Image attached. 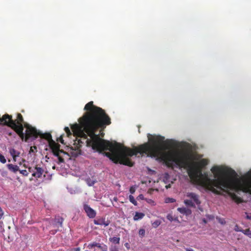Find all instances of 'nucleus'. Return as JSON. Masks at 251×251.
Wrapping results in <instances>:
<instances>
[{"label":"nucleus","mask_w":251,"mask_h":251,"mask_svg":"<svg viewBox=\"0 0 251 251\" xmlns=\"http://www.w3.org/2000/svg\"><path fill=\"white\" fill-rule=\"evenodd\" d=\"M87 112L79 118V124L71 126L74 136L86 140L88 147H92L100 153L109 151L106 156L111 155V159L116 163H120L129 167L134 165L129 157L137 156L139 153L151 157H157L162 153V159L166 165L173 168L174 163L177 165V152L169 151L162 152L171 148L173 144L172 140L167 139L161 135H152L148 134L149 142L135 147L133 149L122 146L120 144L101 139L99 134H95L99 129H104L111 124V118L101 108L95 106L93 101L87 103L84 108Z\"/></svg>","instance_id":"obj_1"},{"label":"nucleus","mask_w":251,"mask_h":251,"mask_svg":"<svg viewBox=\"0 0 251 251\" xmlns=\"http://www.w3.org/2000/svg\"><path fill=\"white\" fill-rule=\"evenodd\" d=\"M211 171L215 178L211 179L206 176L200 180V183L214 194L224 195V193H227L237 203L242 202V199L230 191L241 190L251 194V169L245 175L242 180L236 178L237 174L231 168L215 166Z\"/></svg>","instance_id":"obj_2"},{"label":"nucleus","mask_w":251,"mask_h":251,"mask_svg":"<svg viewBox=\"0 0 251 251\" xmlns=\"http://www.w3.org/2000/svg\"><path fill=\"white\" fill-rule=\"evenodd\" d=\"M193 159L192 153L189 151L177 153V165L188 168V174L191 179L196 180L202 176L201 171L196 165H192L191 161Z\"/></svg>","instance_id":"obj_3"},{"label":"nucleus","mask_w":251,"mask_h":251,"mask_svg":"<svg viewBox=\"0 0 251 251\" xmlns=\"http://www.w3.org/2000/svg\"><path fill=\"white\" fill-rule=\"evenodd\" d=\"M40 134V131L33 126H28L27 129H26L25 133H24L23 131V136L18 135L21 139L25 142H28V140L30 138L36 139L38 137Z\"/></svg>","instance_id":"obj_4"},{"label":"nucleus","mask_w":251,"mask_h":251,"mask_svg":"<svg viewBox=\"0 0 251 251\" xmlns=\"http://www.w3.org/2000/svg\"><path fill=\"white\" fill-rule=\"evenodd\" d=\"M49 146L53 154L58 157L59 163L64 162V160L60 156V153L66 154V153L63 150L60 149V145L56 143L54 141L51 140L49 144Z\"/></svg>","instance_id":"obj_5"},{"label":"nucleus","mask_w":251,"mask_h":251,"mask_svg":"<svg viewBox=\"0 0 251 251\" xmlns=\"http://www.w3.org/2000/svg\"><path fill=\"white\" fill-rule=\"evenodd\" d=\"M14 121H15L16 127L13 128V130L18 135L23 136L24 120L22 114L17 113L16 119Z\"/></svg>","instance_id":"obj_6"},{"label":"nucleus","mask_w":251,"mask_h":251,"mask_svg":"<svg viewBox=\"0 0 251 251\" xmlns=\"http://www.w3.org/2000/svg\"><path fill=\"white\" fill-rule=\"evenodd\" d=\"M0 125L6 126L13 130L16 127L15 121L12 119V116L8 114H5L0 118Z\"/></svg>","instance_id":"obj_7"},{"label":"nucleus","mask_w":251,"mask_h":251,"mask_svg":"<svg viewBox=\"0 0 251 251\" xmlns=\"http://www.w3.org/2000/svg\"><path fill=\"white\" fill-rule=\"evenodd\" d=\"M63 221L64 219L62 217L60 216L55 217L50 223V225L54 229L50 230V233L52 235L55 234L59 230V228L62 227Z\"/></svg>","instance_id":"obj_8"},{"label":"nucleus","mask_w":251,"mask_h":251,"mask_svg":"<svg viewBox=\"0 0 251 251\" xmlns=\"http://www.w3.org/2000/svg\"><path fill=\"white\" fill-rule=\"evenodd\" d=\"M94 223L96 225L107 226L110 224V221L104 217H98L94 220Z\"/></svg>","instance_id":"obj_9"},{"label":"nucleus","mask_w":251,"mask_h":251,"mask_svg":"<svg viewBox=\"0 0 251 251\" xmlns=\"http://www.w3.org/2000/svg\"><path fill=\"white\" fill-rule=\"evenodd\" d=\"M83 209L89 218H94L96 216V212L87 204H84Z\"/></svg>","instance_id":"obj_10"},{"label":"nucleus","mask_w":251,"mask_h":251,"mask_svg":"<svg viewBox=\"0 0 251 251\" xmlns=\"http://www.w3.org/2000/svg\"><path fill=\"white\" fill-rule=\"evenodd\" d=\"M87 247L89 249H92L94 247H97L102 251H107V247L106 245L103 244H101L99 243H97L96 242L90 243L89 244H88Z\"/></svg>","instance_id":"obj_11"},{"label":"nucleus","mask_w":251,"mask_h":251,"mask_svg":"<svg viewBox=\"0 0 251 251\" xmlns=\"http://www.w3.org/2000/svg\"><path fill=\"white\" fill-rule=\"evenodd\" d=\"M186 197L191 200L197 205H199L201 203L200 200H199V196L195 193H187L186 194Z\"/></svg>","instance_id":"obj_12"},{"label":"nucleus","mask_w":251,"mask_h":251,"mask_svg":"<svg viewBox=\"0 0 251 251\" xmlns=\"http://www.w3.org/2000/svg\"><path fill=\"white\" fill-rule=\"evenodd\" d=\"M34 172L32 174V176L36 178L41 177L44 172V170L42 168L37 166L34 167Z\"/></svg>","instance_id":"obj_13"},{"label":"nucleus","mask_w":251,"mask_h":251,"mask_svg":"<svg viewBox=\"0 0 251 251\" xmlns=\"http://www.w3.org/2000/svg\"><path fill=\"white\" fill-rule=\"evenodd\" d=\"M39 136H40L42 138H44L47 140L48 141L49 144L50 143V141L53 140L52 139L51 135L49 133H42L40 132Z\"/></svg>","instance_id":"obj_14"},{"label":"nucleus","mask_w":251,"mask_h":251,"mask_svg":"<svg viewBox=\"0 0 251 251\" xmlns=\"http://www.w3.org/2000/svg\"><path fill=\"white\" fill-rule=\"evenodd\" d=\"M7 167L11 172L16 173L19 171V167L17 165H14L12 164H8L7 165Z\"/></svg>","instance_id":"obj_15"},{"label":"nucleus","mask_w":251,"mask_h":251,"mask_svg":"<svg viewBox=\"0 0 251 251\" xmlns=\"http://www.w3.org/2000/svg\"><path fill=\"white\" fill-rule=\"evenodd\" d=\"M9 152L11 155L12 156L14 160L16 161V157L19 156L20 152L18 151L15 150L14 149H10Z\"/></svg>","instance_id":"obj_16"},{"label":"nucleus","mask_w":251,"mask_h":251,"mask_svg":"<svg viewBox=\"0 0 251 251\" xmlns=\"http://www.w3.org/2000/svg\"><path fill=\"white\" fill-rule=\"evenodd\" d=\"M144 216L145 214L143 213L136 212L133 217V220L134 221H138L142 219Z\"/></svg>","instance_id":"obj_17"},{"label":"nucleus","mask_w":251,"mask_h":251,"mask_svg":"<svg viewBox=\"0 0 251 251\" xmlns=\"http://www.w3.org/2000/svg\"><path fill=\"white\" fill-rule=\"evenodd\" d=\"M237 231H240L243 233L245 235L248 236L251 238V230L250 228H247L244 230H236Z\"/></svg>","instance_id":"obj_18"},{"label":"nucleus","mask_w":251,"mask_h":251,"mask_svg":"<svg viewBox=\"0 0 251 251\" xmlns=\"http://www.w3.org/2000/svg\"><path fill=\"white\" fill-rule=\"evenodd\" d=\"M184 203L189 206L195 207V203L194 202L191 200H184Z\"/></svg>","instance_id":"obj_19"},{"label":"nucleus","mask_w":251,"mask_h":251,"mask_svg":"<svg viewBox=\"0 0 251 251\" xmlns=\"http://www.w3.org/2000/svg\"><path fill=\"white\" fill-rule=\"evenodd\" d=\"M120 238L119 237H112V238H109V241L114 243V244H119V242H120Z\"/></svg>","instance_id":"obj_20"},{"label":"nucleus","mask_w":251,"mask_h":251,"mask_svg":"<svg viewBox=\"0 0 251 251\" xmlns=\"http://www.w3.org/2000/svg\"><path fill=\"white\" fill-rule=\"evenodd\" d=\"M208 160L206 159H202L200 161L199 164L201 167H204L208 164Z\"/></svg>","instance_id":"obj_21"},{"label":"nucleus","mask_w":251,"mask_h":251,"mask_svg":"<svg viewBox=\"0 0 251 251\" xmlns=\"http://www.w3.org/2000/svg\"><path fill=\"white\" fill-rule=\"evenodd\" d=\"M129 200L130 202H131L132 204H133L134 205H135V206L137 205V202L132 195H129Z\"/></svg>","instance_id":"obj_22"},{"label":"nucleus","mask_w":251,"mask_h":251,"mask_svg":"<svg viewBox=\"0 0 251 251\" xmlns=\"http://www.w3.org/2000/svg\"><path fill=\"white\" fill-rule=\"evenodd\" d=\"M64 130L68 137H69L70 136L72 135V133L68 127H65L64 128Z\"/></svg>","instance_id":"obj_23"},{"label":"nucleus","mask_w":251,"mask_h":251,"mask_svg":"<svg viewBox=\"0 0 251 251\" xmlns=\"http://www.w3.org/2000/svg\"><path fill=\"white\" fill-rule=\"evenodd\" d=\"M165 201L166 203H173L176 201V200L173 198H167Z\"/></svg>","instance_id":"obj_24"},{"label":"nucleus","mask_w":251,"mask_h":251,"mask_svg":"<svg viewBox=\"0 0 251 251\" xmlns=\"http://www.w3.org/2000/svg\"><path fill=\"white\" fill-rule=\"evenodd\" d=\"M145 230L143 228L140 229L139 230V235L143 237L145 236Z\"/></svg>","instance_id":"obj_25"},{"label":"nucleus","mask_w":251,"mask_h":251,"mask_svg":"<svg viewBox=\"0 0 251 251\" xmlns=\"http://www.w3.org/2000/svg\"><path fill=\"white\" fill-rule=\"evenodd\" d=\"M0 162L3 164L5 163L6 162L5 157L1 153H0Z\"/></svg>","instance_id":"obj_26"},{"label":"nucleus","mask_w":251,"mask_h":251,"mask_svg":"<svg viewBox=\"0 0 251 251\" xmlns=\"http://www.w3.org/2000/svg\"><path fill=\"white\" fill-rule=\"evenodd\" d=\"M72 156L76 157L80 154V151L77 150V151H75L74 152H72Z\"/></svg>","instance_id":"obj_27"},{"label":"nucleus","mask_w":251,"mask_h":251,"mask_svg":"<svg viewBox=\"0 0 251 251\" xmlns=\"http://www.w3.org/2000/svg\"><path fill=\"white\" fill-rule=\"evenodd\" d=\"M177 210L181 213H185L187 211V209L185 208H178Z\"/></svg>","instance_id":"obj_28"},{"label":"nucleus","mask_w":251,"mask_h":251,"mask_svg":"<svg viewBox=\"0 0 251 251\" xmlns=\"http://www.w3.org/2000/svg\"><path fill=\"white\" fill-rule=\"evenodd\" d=\"M20 173L21 174H22L23 176H27V175L28 174V173L27 172V171L26 170H23L20 171Z\"/></svg>","instance_id":"obj_29"},{"label":"nucleus","mask_w":251,"mask_h":251,"mask_svg":"<svg viewBox=\"0 0 251 251\" xmlns=\"http://www.w3.org/2000/svg\"><path fill=\"white\" fill-rule=\"evenodd\" d=\"M129 192L131 194H133L135 192V187L134 186H131L129 189Z\"/></svg>","instance_id":"obj_30"},{"label":"nucleus","mask_w":251,"mask_h":251,"mask_svg":"<svg viewBox=\"0 0 251 251\" xmlns=\"http://www.w3.org/2000/svg\"><path fill=\"white\" fill-rule=\"evenodd\" d=\"M144 196L142 194H140L137 197V200H144Z\"/></svg>","instance_id":"obj_31"},{"label":"nucleus","mask_w":251,"mask_h":251,"mask_svg":"<svg viewBox=\"0 0 251 251\" xmlns=\"http://www.w3.org/2000/svg\"><path fill=\"white\" fill-rule=\"evenodd\" d=\"M160 223L159 221H156L154 222L152 225L154 227H157L160 225Z\"/></svg>","instance_id":"obj_32"},{"label":"nucleus","mask_w":251,"mask_h":251,"mask_svg":"<svg viewBox=\"0 0 251 251\" xmlns=\"http://www.w3.org/2000/svg\"><path fill=\"white\" fill-rule=\"evenodd\" d=\"M218 221L220 223H221L222 225H224L226 224V221H225V219H224L220 218V219H219Z\"/></svg>","instance_id":"obj_33"},{"label":"nucleus","mask_w":251,"mask_h":251,"mask_svg":"<svg viewBox=\"0 0 251 251\" xmlns=\"http://www.w3.org/2000/svg\"><path fill=\"white\" fill-rule=\"evenodd\" d=\"M58 141L61 143L62 144H64V140L63 139V135L60 136V137L58 139Z\"/></svg>","instance_id":"obj_34"},{"label":"nucleus","mask_w":251,"mask_h":251,"mask_svg":"<svg viewBox=\"0 0 251 251\" xmlns=\"http://www.w3.org/2000/svg\"><path fill=\"white\" fill-rule=\"evenodd\" d=\"M23 126H24V128L25 127L26 129H27V127H28V126H32L28 124L27 123H25V122L23 123Z\"/></svg>","instance_id":"obj_35"},{"label":"nucleus","mask_w":251,"mask_h":251,"mask_svg":"<svg viewBox=\"0 0 251 251\" xmlns=\"http://www.w3.org/2000/svg\"><path fill=\"white\" fill-rule=\"evenodd\" d=\"M28 171L30 173H32V174L33 173V172H34V168H31V167H29L28 168Z\"/></svg>","instance_id":"obj_36"},{"label":"nucleus","mask_w":251,"mask_h":251,"mask_svg":"<svg viewBox=\"0 0 251 251\" xmlns=\"http://www.w3.org/2000/svg\"><path fill=\"white\" fill-rule=\"evenodd\" d=\"M247 214L246 218L249 220H251V213L248 214L247 213H246Z\"/></svg>","instance_id":"obj_37"},{"label":"nucleus","mask_w":251,"mask_h":251,"mask_svg":"<svg viewBox=\"0 0 251 251\" xmlns=\"http://www.w3.org/2000/svg\"><path fill=\"white\" fill-rule=\"evenodd\" d=\"M71 251H80V248L79 247L73 249Z\"/></svg>","instance_id":"obj_38"},{"label":"nucleus","mask_w":251,"mask_h":251,"mask_svg":"<svg viewBox=\"0 0 251 251\" xmlns=\"http://www.w3.org/2000/svg\"><path fill=\"white\" fill-rule=\"evenodd\" d=\"M110 251H119V250L116 247H114L110 249Z\"/></svg>","instance_id":"obj_39"},{"label":"nucleus","mask_w":251,"mask_h":251,"mask_svg":"<svg viewBox=\"0 0 251 251\" xmlns=\"http://www.w3.org/2000/svg\"><path fill=\"white\" fill-rule=\"evenodd\" d=\"M167 219L168 220H169L170 221H172L173 220V218H172V216H170V215H168Z\"/></svg>","instance_id":"obj_40"},{"label":"nucleus","mask_w":251,"mask_h":251,"mask_svg":"<svg viewBox=\"0 0 251 251\" xmlns=\"http://www.w3.org/2000/svg\"><path fill=\"white\" fill-rule=\"evenodd\" d=\"M169 177V175L168 173H165V175H164V177L166 178V179L168 178V177Z\"/></svg>","instance_id":"obj_41"},{"label":"nucleus","mask_w":251,"mask_h":251,"mask_svg":"<svg viewBox=\"0 0 251 251\" xmlns=\"http://www.w3.org/2000/svg\"><path fill=\"white\" fill-rule=\"evenodd\" d=\"M202 221H203V223H207V221H206V220L205 219H203L202 220Z\"/></svg>","instance_id":"obj_42"},{"label":"nucleus","mask_w":251,"mask_h":251,"mask_svg":"<svg viewBox=\"0 0 251 251\" xmlns=\"http://www.w3.org/2000/svg\"><path fill=\"white\" fill-rule=\"evenodd\" d=\"M166 188H168L170 187V185L169 184V185L166 186Z\"/></svg>","instance_id":"obj_43"},{"label":"nucleus","mask_w":251,"mask_h":251,"mask_svg":"<svg viewBox=\"0 0 251 251\" xmlns=\"http://www.w3.org/2000/svg\"><path fill=\"white\" fill-rule=\"evenodd\" d=\"M240 230V229H239L237 226V228H235V230ZM241 230H242V229H241Z\"/></svg>","instance_id":"obj_44"},{"label":"nucleus","mask_w":251,"mask_h":251,"mask_svg":"<svg viewBox=\"0 0 251 251\" xmlns=\"http://www.w3.org/2000/svg\"><path fill=\"white\" fill-rule=\"evenodd\" d=\"M12 132H9V133H8V135H10V136H11V135H12Z\"/></svg>","instance_id":"obj_45"}]
</instances>
